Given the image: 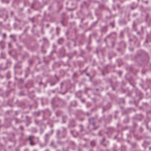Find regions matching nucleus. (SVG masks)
<instances>
[{
  "label": "nucleus",
  "mask_w": 151,
  "mask_h": 151,
  "mask_svg": "<svg viewBox=\"0 0 151 151\" xmlns=\"http://www.w3.org/2000/svg\"><path fill=\"white\" fill-rule=\"evenodd\" d=\"M86 75L88 76L89 75V74H88V73H86Z\"/></svg>",
  "instance_id": "obj_4"
},
{
  "label": "nucleus",
  "mask_w": 151,
  "mask_h": 151,
  "mask_svg": "<svg viewBox=\"0 0 151 151\" xmlns=\"http://www.w3.org/2000/svg\"><path fill=\"white\" fill-rule=\"evenodd\" d=\"M3 37H6V34L5 33L3 34Z\"/></svg>",
  "instance_id": "obj_2"
},
{
  "label": "nucleus",
  "mask_w": 151,
  "mask_h": 151,
  "mask_svg": "<svg viewBox=\"0 0 151 151\" xmlns=\"http://www.w3.org/2000/svg\"><path fill=\"white\" fill-rule=\"evenodd\" d=\"M9 45H10V44H9Z\"/></svg>",
  "instance_id": "obj_6"
},
{
  "label": "nucleus",
  "mask_w": 151,
  "mask_h": 151,
  "mask_svg": "<svg viewBox=\"0 0 151 151\" xmlns=\"http://www.w3.org/2000/svg\"><path fill=\"white\" fill-rule=\"evenodd\" d=\"M46 151H48V150H47V151L46 150Z\"/></svg>",
  "instance_id": "obj_7"
},
{
  "label": "nucleus",
  "mask_w": 151,
  "mask_h": 151,
  "mask_svg": "<svg viewBox=\"0 0 151 151\" xmlns=\"http://www.w3.org/2000/svg\"><path fill=\"white\" fill-rule=\"evenodd\" d=\"M10 37H12V35H10Z\"/></svg>",
  "instance_id": "obj_5"
},
{
  "label": "nucleus",
  "mask_w": 151,
  "mask_h": 151,
  "mask_svg": "<svg viewBox=\"0 0 151 151\" xmlns=\"http://www.w3.org/2000/svg\"><path fill=\"white\" fill-rule=\"evenodd\" d=\"M32 137H32V136H30V137H29L28 138L29 139L30 141V144L31 145H33V144H32V143L31 142V138Z\"/></svg>",
  "instance_id": "obj_1"
},
{
  "label": "nucleus",
  "mask_w": 151,
  "mask_h": 151,
  "mask_svg": "<svg viewBox=\"0 0 151 151\" xmlns=\"http://www.w3.org/2000/svg\"><path fill=\"white\" fill-rule=\"evenodd\" d=\"M111 25H112V27H114V25L113 24H111Z\"/></svg>",
  "instance_id": "obj_3"
}]
</instances>
